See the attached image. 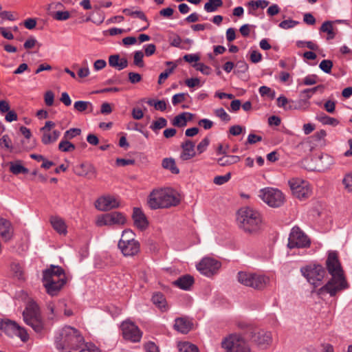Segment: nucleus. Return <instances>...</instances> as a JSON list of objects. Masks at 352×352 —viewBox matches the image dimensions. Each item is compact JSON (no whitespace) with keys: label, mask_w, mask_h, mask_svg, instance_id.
I'll return each instance as SVG.
<instances>
[{"label":"nucleus","mask_w":352,"mask_h":352,"mask_svg":"<svg viewBox=\"0 0 352 352\" xmlns=\"http://www.w3.org/2000/svg\"><path fill=\"white\" fill-rule=\"evenodd\" d=\"M326 269L331 275V278L319 290V294H329L335 296L338 292L347 288L344 270L339 260L338 254L336 251L329 252L325 262Z\"/></svg>","instance_id":"nucleus-1"},{"label":"nucleus","mask_w":352,"mask_h":352,"mask_svg":"<svg viewBox=\"0 0 352 352\" xmlns=\"http://www.w3.org/2000/svg\"><path fill=\"white\" fill-rule=\"evenodd\" d=\"M84 338L78 330L66 326L55 337V344L60 352H77L84 345Z\"/></svg>","instance_id":"nucleus-2"},{"label":"nucleus","mask_w":352,"mask_h":352,"mask_svg":"<svg viewBox=\"0 0 352 352\" xmlns=\"http://www.w3.org/2000/svg\"><path fill=\"white\" fill-rule=\"evenodd\" d=\"M236 223L239 228L245 233L254 235L258 234L262 228L263 218L258 210L244 207L237 212Z\"/></svg>","instance_id":"nucleus-3"},{"label":"nucleus","mask_w":352,"mask_h":352,"mask_svg":"<svg viewBox=\"0 0 352 352\" xmlns=\"http://www.w3.org/2000/svg\"><path fill=\"white\" fill-rule=\"evenodd\" d=\"M42 282L49 295H58L67 282L64 270L58 265H51L43 272Z\"/></svg>","instance_id":"nucleus-4"},{"label":"nucleus","mask_w":352,"mask_h":352,"mask_svg":"<svg viewBox=\"0 0 352 352\" xmlns=\"http://www.w3.org/2000/svg\"><path fill=\"white\" fill-rule=\"evenodd\" d=\"M179 203V199L170 189L153 190L149 195L147 204L156 210L175 206Z\"/></svg>","instance_id":"nucleus-5"},{"label":"nucleus","mask_w":352,"mask_h":352,"mask_svg":"<svg viewBox=\"0 0 352 352\" xmlns=\"http://www.w3.org/2000/svg\"><path fill=\"white\" fill-rule=\"evenodd\" d=\"M24 322L30 326L35 332L41 333L44 327L40 308L38 304L32 299H29L25 309L23 311Z\"/></svg>","instance_id":"nucleus-6"},{"label":"nucleus","mask_w":352,"mask_h":352,"mask_svg":"<svg viewBox=\"0 0 352 352\" xmlns=\"http://www.w3.org/2000/svg\"><path fill=\"white\" fill-rule=\"evenodd\" d=\"M239 327L245 330V334L249 335L251 340L262 349H267L272 343L271 331L258 329L255 327L245 323H239Z\"/></svg>","instance_id":"nucleus-7"},{"label":"nucleus","mask_w":352,"mask_h":352,"mask_svg":"<svg viewBox=\"0 0 352 352\" xmlns=\"http://www.w3.org/2000/svg\"><path fill=\"white\" fill-rule=\"evenodd\" d=\"M237 280L243 285L256 290L264 289L270 281V278L265 275L248 272H239L237 274Z\"/></svg>","instance_id":"nucleus-8"},{"label":"nucleus","mask_w":352,"mask_h":352,"mask_svg":"<svg viewBox=\"0 0 352 352\" xmlns=\"http://www.w3.org/2000/svg\"><path fill=\"white\" fill-rule=\"evenodd\" d=\"M135 234L131 230L123 231L118 242V248L124 256H133L140 250V243L135 239Z\"/></svg>","instance_id":"nucleus-9"},{"label":"nucleus","mask_w":352,"mask_h":352,"mask_svg":"<svg viewBox=\"0 0 352 352\" xmlns=\"http://www.w3.org/2000/svg\"><path fill=\"white\" fill-rule=\"evenodd\" d=\"M5 334L9 337L17 336L23 342L28 341L29 338L27 331L19 326L15 321L9 319L0 318V336Z\"/></svg>","instance_id":"nucleus-10"},{"label":"nucleus","mask_w":352,"mask_h":352,"mask_svg":"<svg viewBox=\"0 0 352 352\" xmlns=\"http://www.w3.org/2000/svg\"><path fill=\"white\" fill-rule=\"evenodd\" d=\"M226 352H250V347L244 338L237 333H233L226 338L221 342Z\"/></svg>","instance_id":"nucleus-11"},{"label":"nucleus","mask_w":352,"mask_h":352,"mask_svg":"<svg viewBox=\"0 0 352 352\" xmlns=\"http://www.w3.org/2000/svg\"><path fill=\"white\" fill-rule=\"evenodd\" d=\"M288 184L293 196L300 201L308 199L311 195L312 189L307 181L294 177L288 181Z\"/></svg>","instance_id":"nucleus-12"},{"label":"nucleus","mask_w":352,"mask_h":352,"mask_svg":"<svg viewBox=\"0 0 352 352\" xmlns=\"http://www.w3.org/2000/svg\"><path fill=\"white\" fill-rule=\"evenodd\" d=\"M259 197L269 206L273 208L281 206L285 201L284 195L276 188H263L260 190Z\"/></svg>","instance_id":"nucleus-13"},{"label":"nucleus","mask_w":352,"mask_h":352,"mask_svg":"<svg viewBox=\"0 0 352 352\" xmlns=\"http://www.w3.org/2000/svg\"><path fill=\"white\" fill-rule=\"evenodd\" d=\"M311 245L308 236L298 226H294L289 234L287 247L293 248H306Z\"/></svg>","instance_id":"nucleus-14"},{"label":"nucleus","mask_w":352,"mask_h":352,"mask_svg":"<svg viewBox=\"0 0 352 352\" xmlns=\"http://www.w3.org/2000/svg\"><path fill=\"white\" fill-rule=\"evenodd\" d=\"M301 272L307 280L315 287L320 284L326 273L324 269L320 265H313L302 267Z\"/></svg>","instance_id":"nucleus-15"},{"label":"nucleus","mask_w":352,"mask_h":352,"mask_svg":"<svg viewBox=\"0 0 352 352\" xmlns=\"http://www.w3.org/2000/svg\"><path fill=\"white\" fill-rule=\"evenodd\" d=\"M125 216L120 212H112L98 216L96 223L98 226L124 225L126 223Z\"/></svg>","instance_id":"nucleus-16"},{"label":"nucleus","mask_w":352,"mask_h":352,"mask_svg":"<svg viewBox=\"0 0 352 352\" xmlns=\"http://www.w3.org/2000/svg\"><path fill=\"white\" fill-rule=\"evenodd\" d=\"M123 338L132 342H138L140 341L142 338V332L138 327L129 320H124L120 325Z\"/></svg>","instance_id":"nucleus-17"},{"label":"nucleus","mask_w":352,"mask_h":352,"mask_svg":"<svg viewBox=\"0 0 352 352\" xmlns=\"http://www.w3.org/2000/svg\"><path fill=\"white\" fill-rule=\"evenodd\" d=\"M221 264L217 260L205 257L197 265V269L200 273L207 276H212L217 274Z\"/></svg>","instance_id":"nucleus-18"},{"label":"nucleus","mask_w":352,"mask_h":352,"mask_svg":"<svg viewBox=\"0 0 352 352\" xmlns=\"http://www.w3.org/2000/svg\"><path fill=\"white\" fill-rule=\"evenodd\" d=\"M120 201L113 196L107 195L98 198L96 203V208L100 211H108L118 208Z\"/></svg>","instance_id":"nucleus-19"},{"label":"nucleus","mask_w":352,"mask_h":352,"mask_svg":"<svg viewBox=\"0 0 352 352\" xmlns=\"http://www.w3.org/2000/svg\"><path fill=\"white\" fill-rule=\"evenodd\" d=\"M14 228L12 223L3 218H0V236L4 242H8L13 238Z\"/></svg>","instance_id":"nucleus-20"},{"label":"nucleus","mask_w":352,"mask_h":352,"mask_svg":"<svg viewBox=\"0 0 352 352\" xmlns=\"http://www.w3.org/2000/svg\"><path fill=\"white\" fill-rule=\"evenodd\" d=\"M75 173L81 177H86L89 179L95 178L96 177V169L91 164H80L75 167Z\"/></svg>","instance_id":"nucleus-21"},{"label":"nucleus","mask_w":352,"mask_h":352,"mask_svg":"<svg viewBox=\"0 0 352 352\" xmlns=\"http://www.w3.org/2000/svg\"><path fill=\"white\" fill-rule=\"evenodd\" d=\"M181 147L182 152L180 154V159L183 161H187L193 158L196 155L195 151V144L190 140L184 141Z\"/></svg>","instance_id":"nucleus-22"},{"label":"nucleus","mask_w":352,"mask_h":352,"mask_svg":"<svg viewBox=\"0 0 352 352\" xmlns=\"http://www.w3.org/2000/svg\"><path fill=\"white\" fill-rule=\"evenodd\" d=\"M132 217L134 221V224L139 229L144 230L148 226V222L147 219L140 208H133Z\"/></svg>","instance_id":"nucleus-23"},{"label":"nucleus","mask_w":352,"mask_h":352,"mask_svg":"<svg viewBox=\"0 0 352 352\" xmlns=\"http://www.w3.org/2000/svg\"><path fill=\"white\" fill-rule=\"evenodd\" d=\"M109 64L112 67L122 70L128 66V60L125 58H120L118 54H113L109 57Z\"/></svg>","instance_id":"nucleus-24"},{"label":"nucleus","mask_w":352,"mask_h":352,"mask_svg":"<svg viewBox=\"0 0 352 352\" xmlns=\"http://www.w3.org/2000/svg\"><path fill=\"white\" fill-rule=\"evenodd\" d=\"M192 118V114L188 112H184L175 116L172 121V124L177 127L186 126L188 120Z\"/></svg>","instance_id":"nucleus-25"},{"label":"nucleus","mask_w":352,"mask_h":352,"mask_svg":"<svg viewBox=\"0 0 352 352\" xmlns=\"http://www.w3.org/2000/svg\"><path fill=\"white\" fill-rule=\"evenodd\" d=\"M50 223L53 228L60 234H66L67 226L64 220L58 217H52Z\"/></svg>","instance_id":"nucleus-26"},{"label":"nucleus","mask_w":352,"mask_h":352,"mask_svg":"<svg viewBox=\"0 0 352 352\" xmlns=\"http://www.w3.org/2000/svg\"><path fill=\"white\" fill-rule=\"evenodd\" d=\"M41 142L43 144L47 145L55 142L60 135V132L58 130H54L52 132H41Z\"/></svg>","instance_id":"nucleus-27"},{"label":"nucleus","mask_w":352,"mask_h":352,"mask_svg":"<svg viewBox=\"0 0 352 352\" xmlns=\"http://www.w3.org/2000/svg\"><path fill=\"white\" fill-rule=\"evenodd\" d=\"M194 283V278L190 275H185L173 282V284L184 290L188 289Z\"/></svg>","instance_id":"nucleus-28"},{"label":"nucleus","mask_w":352,"mask_h":352,"mask_svg":"<svg viewBox=\"0 0 352 352\" xmlns=\"http://www.w3.org/2000/svg\"><path fill=\"white\" fill-rule=\"evenodd\" d=\"M191 322L183 318H177L174 324L175 329L182 333L189 332L191 329Z\"/></svg>","instance_id":"nucleus-29"},{"label":"nucleus","mask_w":352,"mask_h":352,"mask_svg":"<svg viewBox=\"0 0 352 352\" xmlns=\"http://www.w3.org/2000/svg\"><path fill=\"white\" fill-rule=\"evenodd\" d=\"M241 157L237 155H224L217 160V163L221 166H228L240 162Z\"/></svg>","instance_id":"nucleus-30"},{"label":"nucleus","mask_w":352,"mask_h":352,"mask_svg":"<svg viewBox=\"0 0 352 352\" xmlns=\"http://www.w3.org/2000/svg\"><path fill=\"white\" fill-rule=\"evenodd\" d=\"M152 301L154 305L162 311L166 309V300L162 293L157 292L154 294L152 296Z\"/></svg>","instance_id":"nucleus-31"},{"label":"nucleus","mask_w":352,"mask_h":352,"mask_svg":"<svg viewBox=\"0 0 352 352\" xmlns=\"http://www.w3.org/2000/svg\"><path fill=\"white\" fill-rule=\"evenodd\" d=\"M162 166L164 168L169 170L173 174L179 173V168L176 166L175 160L170 158H164L162 160Z\"/></svg>","instance_id":"nucleus-32"},{"label":"nucleus","mask_w":352,"mask_h":352,"mask_svg":"<svg viewBox=\"0 0 352 352\" xmlns=\"http://www.w3.org/2000/svg\"><path fill=\"white\" fill-rule=\"evenodd\" d=\"M222 6V0H208V1L204 5V10L207 12H214Z\"/></svg>","instance_id":"nucleus-33"},{"label":"nucleus","mask_w":352,"mask_h":352,"mask_svg":"<svg viewBox=\"0 0 352 352\" xmlns=\"http://www.w3.org/2000/svg\"><path fill=\"white\" fill-rule=\"evenodd\" d=\"M0 146L4 147L10 152L19 153L21 151L14 147L11 144V140L8 135H4L0 139Z\"/></svg>","instance_id":"nucleus-34"},{"label":"nucleus","mask_w":352,"mask_h":352,"mask_svg":"<svg viewBox=\"0 0 352 352\" xmlns=\"http://www.w3.org/2000/svg\"><path fill=\"white\" fill-rule=\"evenodd\" d=\"M179 352H199L197 346L188 342L178 344Z\"/></svg>","instance_id":"nucleus-35"},{"label":"nucleus","mask_w":352,"mask_h":352,"mask_svg":"<svg viewBox=\"0 0 352 352\" xmlns=\"http://www.w3.org/2000/svg\"><path fill=\"white\" fill-rule=\"evenodd\" d=\"M75 148L76 146L74 144L63 138L58 144V150L62 152H72L74 151Z\"/></svg>","instance_id":"nucleus-36"},{"label":"nucleus","mask_w":352,"mask_h":352,"mask_svg":"<svg viewBox=\"0 0 352 352\" xmlns=\"http://www.w3.org/2000/svg\"><path fill=\"white\" fill-rule=\"evenodd\" d=\"M147 104L150 106L154 107L155 109L164 111L166 109V102L165 100H157L155 99H150L147 101Z\"/></svg>","instance_id":"nucleus-37"},{"label":"nucleus","mask_w":352,"mask_h":352,"mask_svg":"<svg viewBox=\"0 0 352 352\" xmlns=\"http://www.w3.org/2000/svg\"><path fill=\"white\" fill-rule=\"evenodd\" d=\"M316 119L323 124L336 126L339 123L337 119L331 118L325 114L317 116Z\"/></svg>","instance_id":"nucleus-38"},{"label":"nucleus","mask_w":352,"mask_h":352,"mask_svg":"<svg viewBox=\"0 0 352 352\" xmlns=\"http://www.w3.org/2000/svg\"><path fill=\"white\" fill-rule=\"evenodd\" d=\"M10 170L14 175H18L19 173H27L28 170L22 166L19 162L16 163L10 162Z\"/></svg>","instance_id":"nucleus-39"},{"label":"nucleus","mask_w":352,"mask_h":352,"mask_svg":"<svg viewBox=\"0 0 352 352\" xmlns=\"http://www.w3.org/2000/svg\"><path fill=\"white\" fill-rule=\"evenodd\" d=\"M167 125V120L164 118H159L157 120L154 121L153 124L150 126V128L154 131L157 132V131L161 129L164 128Z\"/></svg>","instance_id":"nucleus-40"},{"label":"nucleus","mask_w":352,"mask_h":352,"mask_svg":"<svg viewBox=\"0 0 352 352\" xmlns=\"http://www.w3.org/2000/svg\"><path fill=\"white\" fill-rule=\"evenodd\" d=\"M10 269L15 277L18 279H24L23 269L19 263H12Z\"/></svg>","instance_id":"nucleus-41"},{"label":"nucleus","mask_w":352,"mask_h":352,"mask_svg":"<svg viewBox=\"0 0 352 352\" xmlns=\"http://www.w3.org/2000/svg\"><path fill=\"white\" fill-rule=\"evenodd\" d=\"M270 2L266 0H257V1H250L248 3L249 7L252 8L254 10H256L258 8H265L269 5Z\"/></svg>","instance_id":"nucleus-42"},{"label":"nucleus","mask_w":352,"mask_h":352,"mask_svg":"<svg viewBox=\"0 0 352 352\" xmlns=\"http://www.w3.org/2000/svg\"><path fill=\"white\" fill-rule=\"evenodd\" d=\"M81 133V130L78 128H72L67 131H66L63 135V139L69 140L73 139L74 138L79 135Z\"/></svg>","instance_id":"nucleus-43"},{"label":"nucleus","mask_w":352,"mask_h":352,"mask_svg":"<svg viewBox=\"0 0 352 352\" xmlns=\"http://www.w3.org/2000/svg\"><path fill=\"white\" fill-rule=\"evenodd\" d=\"M133 16L137 17V18L140 19V20L145 22V25L144 27H142L140 30H145L149 27L150 24L148 21V19H147L146 14H144V12H143L142 11L135 10Z\"/></svg>","instance_id":"nucleus-44"},{"label":"nucleus","mask_w":352,"mask_h":352,"mask_svg":"<svg viewBox=\"0 0 352 352\" xmlns=\"http://www.w3.org/2000/svg\"><path fill=\"white\" fill-rule=\"evenodd\" d=\"M214 115L224 122H229L231 120L228 115L223 108H219L214 110Z\"/></svg>","instance_id":"nucleus-45"},{"label":"nucleus","mask_w":352,"mask_h":352,"mask_svg":"<svg viewBox=\"0 0 352 352\" xmlns=\"http://www.w3.org/2000/svg\"><path fill=\"white\" fill-rule=\"evenodd\" d=\"M91 106V104L87 101H77L74 104V109L79 112H83L86 111L89 107Z\"/></svg>","instance_id":"nucleus-46"},{"label":"nucleus","mask_w":352,"mask_h":352,"mask_svg":"<svg viewBox=\"0 0 352 352\" xmlns=\"http://www.w3.org/2000/svg\"><path fill=\"white\" fill-rule=\"evenodd\" d=\"M52 17L57 21H66L70 17L69 11H57L52 14Z\"/></svg>","instance_id":"nucleus-47"},{"label":"nucleus","mask_w":352,"mask_h":352,"mask_svg":"<svg viewBox=\"0 0 352 352\" xmlns=\"http://www.w3.org/2000/svg\"><path fill=\"white\" fill-rule=\"evenodd\" d=\"M144 54L142 51H137L134 53L133 63L139 67H143L144 64L143 62Z\"/></svg>","instance_id":"nucleus-48"},{"label":"nucleus","mask_w":352,"mask_h":352,"mask_svg":"<svg viewBox=\"0 0 352 352\" xmlns=\"http://www.w3.org/2000/svg\"><path fill=\"white\" fill-rule=\"evenodd\" d=\"M319 67L324 72L329 74L331 73L333 67V62L330 60H323L320 62Z\"/></svg>","instance_id":"nucleus-49"},{"label":"nucleus","mask_w":352,"mask_h":352,"mask_svg":"<svg viewBox=\"0 0 352 352\" xmlns=\"http://www.w3.org/2000/svg\"><path fill=\"white\" fill-rule=\"evenodd\" d=\"M320 31L327 32L328 34H332V36H329L330 38H333L335 36V34L333 32L332 23L331 21L324 22L320 27Z\"/></svg>","instance_id":"nucleus-50"},{"label":"nucleus","mask_w":352,"mask_h":352,"mask_svg":"<svg viewBox=\"0 0 352 352\" xmlns=\"http://www.w3.org/2000/svg\"><path fill=\"white\" fill-rule=\"evenodd\" d=\"M299 23L298 21L292 19L284 20L281 21L278 26L284 30H287L294 28Z\"/></svg>","instance_id":"nucleus-51"},{"label":"nucleus","mask_w":352,"mask_h":352,"mask_svg":"<svg viewBox=\"0 0 352 352\" xmlns=\"http://www.w3.org/2000/svg\"><path fill=\"white\" fill-rule=\"evenodd\" d=\"M259 94L261 96H268L273 99L275 97L274 91L272 90L271 88L267 86H262L259 88Z\"/></svg>","instance_id":"nucleus-52"},{"label":"nucleus","mask_w":352,"mask_h":352,"mask_svg":"<svg viewBox=\"0 0 352 352\" xmlns=\"http://www.w3.org/2000/svg\"><path fill=\"white\" fill-rule=\"evenodd\" d=\"M41 44L38 43L37 40L34 37L28 38L23 44V47L26 50L32 49L35 46H38L39 47Z\"/></svg>","instance_id":"nucleus-53"},{"label":"nucleus","mask_w":352,"mask_h":352,"mask_svg":"<svg viewBox=\"0 0 352 352\" xmlns=\"http://www.w3.org/2000/svg\"><path fill=\"white\" fill-rule=\"evenodd\" d=\"M210 144V139L208 137L204 138L197 145V151L199 154L204 153Z\"/></svg>","instance_id":"nucleus-54"},{"label":"nucleus","mask_w":352,"mask_h":352,"mask_svg":"<svg viewBox=\"0 0 352 352\" xmlns=\"http://www.w3.org/2000/svg\"><path fill=\"white\" fill-rule=\"evenodd\" d=\"M342 183L345 189L348 192H352V173L346 175L342 180Z\"/></svg>","instance_id":"nucleus-55"},{"label":"nucleus","mask_w":352,"mask_h":352,"mask_svg":"<svg viewBox=\"0 0 352 352\" xmlns=\"http://www.w3.org/2000/svg\"><path fill=\"white\" fill-rule=\"evenodd\" d=\"M230 176V173L225 175L217 176L214 178L213 182L217 185H222L229 181Z\"/></svg>","instance_id":"nucleus-56"},{"label":"nucleus","mask_w":352,"mask_h":352,"mask_svg":"<svg viewBox=\"0 0 352 352\" xmlns=\"http://www.w3.org/2000/svg\"><path fill=\"white\" fill-rule=\"evenodd\" d=\"M188 96L187 94L185 93H180L175 94L172 98V103L173 105H177L179 103H181L186 100V96Z\"/></svg>","instance_id":"nucleus-57"},{"label":"nucleus","mask_w":352,"mask_h":352,"mask_svg":"<svg viewBox=\"0 0 352 352\" xmlns=\"http://www.w3.org/2000/svg\"><path fill=\"white\" fill-rule=\"evenodd\" d=\"M77 352H101V351L95 345H88L84 343V345Z\"/></svg>","instance_id":"nucleus-58"},{"label":"nucleus","mask_w":352,"mask_h":352,"mask_svg":"<svg viewBox=\"0 0 352 352\" xmlns=\"http://www.w3.org/2000/svg\"><path fill=\"white\" fill-rule=\"evenodd\" d=\"M82 65H84L85 67L80 68L78 71V76L81 78L87 77L90 74L89 69L87 66V62L84 61Z\"/></svg>","instance_id":"nucleus-59"},{"label":"nucleus","mask_w":352,"mask_h":352,"mask_svg":"<svg viewBox=\"0 0 352 352\" xmlns=\"http://www.w3.org/2000/svg\"><path fill=\"white\" fill-rule=\"evenodd\" d=\"M193 67L204 74L208 75L210 73V68L204 63H195Z\"/></svg>","instance_id":"nucleus-60"},{"label":"nucleus","mask_w":352,"mask_h":352,"mask_svg":"<svg viewBox=\"0 0 352 352\" xmlns=\"http://www.w3.org/2000/svg\"><path fill=\"white\" fill-rule=\"evenodd\" d=\"M129 76V80L132 84H135L142 80V76L135 72H129L128 74Z\"/></svg>","instance_id":"nucleus-61"},{"label":"nucleus","mask_w":352,"mask_h":352,"mask_svg":"<svg viewBox=\"0 0 352 352\" xmlns=\"http://www.w3.org/2000/svg\"><path fill=\"white\" fill-rule=\"evenodd\" d=\"M250 59L252 63H257L262 60V55L256 50H253L250 53Z\"/></svg>","instance_id":"nucleus-62"},{"label":"nucleus","mask_w":352,"mask_h":352,"mask_svg":"<svg viewBox=\"0 0 352 352\" xmlns=\"http://www.w3.org/2000/svg\"><path fill=\"white\" fill-rule=\"evenodd\" d=\"M54 94L52 91H47L45 94V102L50 107L54 104Z\"/></svg>","instance_id":"nucleus-63"},{"label":"nucleus","mask_w":352,"mask_h":352,"mask_svg":"<svg viewBox=\"0 0 352 352\" xmlns=\"http://www.w3.org/2000/svg\"><path fill=\"white\" fill-rule=\"evenodd\" d=\"M318 76L316 75H309L306 76L303 80L305 85H312L317 82Z\"/></svg>","instance_id":"nucleus-64"}]
</instances>
